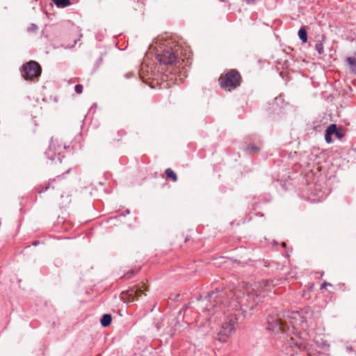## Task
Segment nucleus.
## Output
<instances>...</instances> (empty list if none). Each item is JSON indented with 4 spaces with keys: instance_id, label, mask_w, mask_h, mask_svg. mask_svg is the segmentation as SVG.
Returning a JSON list of instances; mask_svg holds the SVG:
<instances>
[{
    "instance_id": "26",
    "label": "nucleus",
    "mask_w": 356,
    "mask_h": 356,
    "mask_svg": "<svg viewBox=\"0 0 356 356\" xmlns=\"http://www.w3.org/2000/svg\"><path fill=\"white\" fill-rule=\"evenodd\" d=\"M49 185L45 187V191H47L49 188Z\"/></svg>"
},
{
    "instance_id": "19",
    "label": "nucleus",
    "mask_w": 356,
    "mask_h": 356,
    "mask_svg": "<svg viewBox=\"0 0 356 356\" xmlns=\"http://www.w3.org/2000/svg\"><path fill=\"white\" fill-rule=\"evenodd\" d=\"M339 139H341L343 137L344 134L343 133V130L341 129H338L337 128V131L334 134Z\"/></svg>"
},
{
    "instance_id": "8",
    "label": "nucleus",
    "mask_w": 356,
    "mask_h": 356,
    "mask_svg": "<svg viewBox=\"0 0 356 356\" xmlns=\"http://www.w3.org/2000/svg\"><path fill=\"white\" fill-rule=\"evenodd\" d=\"M288 328L286 322L278 316H270L268 320V329L275 334L285 332Z\"/></svg>"
},
{
    "instance_id": "21",
    "label": "nucleus",
    "mask_w": 356,
    "mask_h": 356,
    "mask_svg": "<svg viewBox=\"0 0 356 356\" xmlns=\"http://www.w3.org/2000/svg\"><path fill=\"white\" fill-rule=\"evenodd\" d=\"M75 91L77 94H81L83 92V86L81 84H77L75 86Z\"/></svg>"
},
{
    "instance_id": "11",
    "label": "nucleus",
    "mask_w": 356,
    "mask_h": 356,
    "mask_svg": "<svg viewBox=\"0 0 356 356\" xmlns=\"http://www.w3.org/2000/svg\"><path fill=\"white\" fill-rule=\"evenodd\" d=\"M337 131V125L334 124H330L325 131V139L327 143H332V136L335 134Z\"/></svg>"
},
{
    "instance_id": "6",
    "label": "nucleus",
    "mask_w": 356,
    "mask_h": 356,
    "mask_svg": "<svg viewBox=\"0 0 356 356\" xmlns=\"http://www.w3.org/2000/svg\"><path fill=\"white\" fill-rule=\"evenodd\" d=\"M147 290L145 284L138 286H134L122 293V299L124 302H134L138 300L142 296H145V291Z\"/></svg>"
},
{
    "instance_id": "12",
    "label": "nucleus",
    "mask_w": 356,
    "mask_h": 356,
    "mask_svg": "<svg viewBox=\"0 0 356 356\" xmlns=\"http://www.w3.org/2000/svg\"><path fill=\"white\" fill-rule=\"evenodd\" d=\"M111 320L112 317L110 314H104L101 319V324L103 327H107L111 324Z\"/></svg>"
},
{
    "instance_id": "16",
    "label": "nucleus",
    "mask_w": 356,
    "mask_h": 356,
    "mask_svg": "<svg viewBox=\"0 0 356 356\" xmlns=\"http://www.w3.org/2000/svg\"><path fill=\"white\" fill-rule=\"evenodd\" d=\"M347 61L350 66L351 71L356 74V59L354 58L348 57Z\"/></svg>"
},
{
    "instance_id": "7",
    "label": "nucleus",
    "mask_w": 356,
    "mask_h": 356,
    "mask_svg": "<svg viewBox=\"0 0 356 356\" xmlns=\"http://www.w3.org/2000/svg\"><path fill=\"white\" fill-rule=\"evenodd\" d=\"M63 147L62 143L57 138H51L48 149L45 154L51 160H54L56 157L60 162V155Z\"/></svg>"
},
{
    "instance_id": "23",
    "label": "nucleus",
    "mask_w": 356,
    "mask_h": 356,
    "mask_svg": "<svg viewBox=\"0 0 356 356\" xmlns=\"http://www.w3.org/2000/svg\"><path fill=\"white\" fill-rule=\"evenodd\" d=\"M37 26H35V25H33L31 28L29 29V31H35L37 30Z\"/></svg>"
},
{
    "instance_id": "2",
    "label": "nucleus",
    "mask_w": 356,
    "mask_h": 356,
    "mask_svg": "<svg viewBox=\"0 0 356 356\" xmlns=\"http://www.w3.org/2000/svg\"><path fill=\"white\" fill-rule=\"evenodd\" d=\"M237 320V314L236 313L229 312V310H228L227 314L218 333L219 341L222 342H225L227 341L229 337L234 331Z\"/></svg>"
},
{
    "instance_id": "13",
    "label": "nucleus",
    "mask_w": 356,
    "mask_h": 356,
    "mask_svg": "<svg viewBox=\"0 0 356 356\" xmlns=\"http://www.w3.org/2000/svg\"><path fill=\"white\" fill-rule=\"evenodd\" d=\"M165 172L167 178L170 179L174 182L177 181V176L171 168L166 169Z\"/></svg>"
},
{
    "instance_id": "14",
    "label": "nucleus",
    "mask_w": 356,
    "mask_h": 356,
    "mask_svg": "<svg viewBox=\"0 0 356 356\" xmlns=\"http://www.w3.org/2000/svg\"><path fill=\"white\" fill-rule=\"evenodd\" d=\"M298 36L300 39L303 42H306L307 40V31L305 27H302L298 31Z\"/></svg>"
},
{
    "instance_id": "18",
    "label": "nucleus",
    "mask_w": 356,
    "mask_h": 356,
    "mask_svg": "<svg viewBox=\"0 0 356 356\" xmlns=\"http://www.w3.org/2000/svg\"><path fill=\"white\" fill-rule=\"evenodd\" d=\"M315 49L319 54H323L324 49H323V44L322 41H318L316 44Z\"/></svg>"
},
{
    "instance_id": "25",
    "label": "nucleus",
    "mask_w": 356,
    "mask_h": 356,
    "mask_svg": "<svg viewBox=\"0 0 356 356\" xmlns=\"http://www.w3.org/2000/svg\"><path fill=\"white\" fill-rule=\"evenodd\" d=\"M248 3H253L256 0H246Z\"/></svg>"
},
{
    "instance_id": "4",
    "label": "nucleus",
    "mask_w": 356,
    "mask_h": 356,
    "mask_svg": "<svg viewBox=\"0 0 356 356\" xmlns=\"http://www.w3.org/2000/svg\"><path fill=\"white\" fill-rule=\"evenodd\" d=\"M181 54V49L178 44H173L165 49L161 54H157L160 63L172 65L179 62V56Z\"/></svg>"
},
{
    "instance_id": "5",
    "label": "nucleus",
    "mask_w": 356,
    "mask_h": 356,
    "mask_svg": "<svg viewBox=\"0 0 356 356\" xmlns=\"http://www.w3.org/2000/svg\"><path fill=\"white\" fill-rule=\"evenodd\" d=\"M41 72V66L34 60H30L24 63L21 68L22 76L26 81H38Z\"/></svg>"
},
{
    "instance_id": "22",
    "label": "nucleus",
    "mask_w": 356,
    "mask_h": 356,
    "mask_svg": "<svg viewBox=\"0 0 356 356\" xmlns=\"http://www.w3.org/2000/svg\"><path fill=\"white\" fill-rule=\"evenodd\" d=\"M328 286H332V284L330 283L324 282L321 284V289H327Z\"/></svg>"
},
{
    "instance_id": "28",
    "label": "nucleus",
    "mask_w": 356,
    "mask_h": 356,
    "mask_svg": "<svg viewBox=\"0 0 356 356\" xmlns=\"http://www.w3.org/2000/svg\"><path fill=\"white\" fill-rule=\"evenodd\" d=\"M39 193H41L42 192V190H38Z\"/></svg>"
},
{
    "instance_id": "10",
    "label": "nucleus",
    "mask_w": 356,
    "mask_h": 356,
    "mask_svg": "<svg viewBox=\"0 0 356 356\" xmlns=\"http://www.w3.org/2000/svg\"><path fill=\"white\" fill-rule=\"evenodd\" d=\"M72 202L71 195L69 193L65 192L61 194L60 198L57 200L58 206L60 209H65L69 207Z\"/></svg>"
},
{
    "instance_id": "15",
    "label": "nucleus",
    "mask_w": 356,
    "mask_h": 356,
    "mask_svg": "<svg viewBox=\"0 0 356 356\" xmlns=\"http://www.w3.org/2000/svg\"><path fill=\"white\" fill-rule=\"evenodd\" d=\"M54 3L60 8H64L70 5V0H53Z\"/></svg>"
},
{
    "instance_id": "20",
    "label": "nucleus",
    "mask_w": 356,
    "mask_h": 356,
    "mask_svg": "<svg viewBox=\"0 0 356 356\" xmlns=\"http://www.w3.org/2000/svg\"><path fill=\"white\" fill-rule=\"evenodd\" d=\"M136 273V272H134V270H131L130 272H128L126 275L123 276V277L126 280L130 279L132 277L133 275H134Z\"/></svg>"
},
{
    "instance_id": "27",
    "label": "nucleus",
    "mask_w": 356,
    "mask_h": 356,
    "mask_svg": "<svg viewBox=\"0 0 356 356\" xmlns=\"http://www.w3.org/2000/svg\"><path fill=\"white\" fill-rule=\"evenodd\" d=\"M282 245L284 247L286 245V243L284 242H283Z\"/></svg>"
},
{
    "instance_id": "3",
    "label": "nucleus",
    "mask_w": 356,
    "mask_h": 356,
    "mask_svg": "<svg viewBox=\"0 0 356 356\" xmlns=\"http://www.w3.org/2000/svg\"><path fill=\"white\" fill-rule=\"evenodd\" d=\"M241 76L236 70H230L219 77L218 81L220 87L224 90H231L241 85Z\"/></svg>"
},
{
    "instance_id": "9",
    "label": "nucleus",
    "mask_w": 356,
    "mask_h": 356,
    "mask_svg": "<svg viewBox=\"0 0 356 356\" xmlns=\"http://www.w3.org/2000/svg\"><path fill=\"white\" fill-rule=\"evenodd\" d=\"M224 293L222 292H213L208 296V302L209 305H206V309L209 312H215V308L219 302H222Z\"/></svg>"
},
{
    "instance_id": "1",
    "label": "nucleus",
    "mask_w": 356,
    "mask_h": 356,
    "mask_svg": "<svg viewBox=\"0 0 356 356\" xmlns=\"http://www.w3.org/2000/svg\"><path fill=\"white\" fill-rule=\"evenodd\" d=\"M261 286L257 284L247 285L243 291H238L235 293L238 301L232 300L229 302V307H232V309H237L238 305L239 307H243L247 308H253L261 300L262 291L260 289Z\"/></svg>"
},
{
    "instance_id": "24",
    "label": "nucleus",
    "mask_w": 356,
    "mask_h": 356,
    "mask_svg": "<svg viewBox=\"0 0 356 356\" xmlns=\"http://www.w3.org/2000/svg\"><path fill=\"white\" fill-rule=\"evenodd\" d=\"M268 284H269V282L268 281H266L265 282V285H264V287H268Z\"/></svg>"
},
{
    "instance_id": "17",
    "label": "nucleus",
    "mask_w": 356,
    "mask_h": 356,
    "mask_svg": "<svg viewBox=\"0 0 356 356\" xmlns=\"http://www.w3.org/2000/svg\"><path fill=\"white\" fill-rule=\"evenodd\" d=\"M260 148L254 144H250L248 145L246 151L248 153H256L259 151Z\"/></svg>"
}]
</instances>
